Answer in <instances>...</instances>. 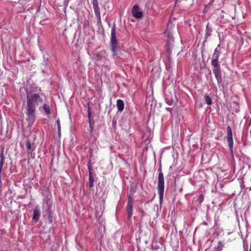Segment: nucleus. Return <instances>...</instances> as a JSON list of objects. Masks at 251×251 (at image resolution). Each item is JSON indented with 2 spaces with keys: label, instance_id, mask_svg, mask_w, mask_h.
<instances>
[{
  "label": "nucleus",
  "instance_id": "f257e3e1",
  "mask_svg": "<svg viewBox=\"0 0 251 251\" xmlns=\"http://www.w3.org/2000/svg\"><path fill=\"white\" fill-rule=\"evenodd\" d=\"M35 86L34 85L26 86L25 88L27 99L26 112L28 124L32 125L35 121L36 106L43 104V99L37 94L34 93Z\"/></svg>",
  "mask_w": 251,
  "mask_h": 251
},
{
  "label": "nucleus",
  "instance_id": "f03ea898",
  "mask_svg": "<svg viewBox=\"0 0 251 251\" xmlns=\"http://www.w3.org/2000/svg\"><path fill=\"white\" fill-rule=\"evenodd\" d=\"M221 53V48L218 45L215 49L214 53L212 55V59L211 61V65L213 66V73L217 79L218 82H221L222 81L221 71L220 66L218 63V58Z\"/></svg>",
  "mask_w": 251,
  "mask_h": 251
},
{
  "label": "nucleus",
  "instance_id": "7ed1b4c3",
  "mask_svg": "<svg viewBox=\"0 0 251 251\" xmlns=\"http://www.w3.org/2000/svg\"><path fill=\"white\" fill-rule=\"evenodd\" d=\"M158 176L157 178V191L158 192L159 201L160 203L163 201L164 192L165 188L164 175L162 171L161 166H160L158 169Z\"/></svg>",
  "mask_w": 251,
  "mask_h": 251
},
{
  "label": "nucleus",
  "instance_id": "20e7f679",
  "mask_svg": "<svg viewBox=\"0 0 251 251\" xmlns=\"http://www.w3.org/2000/svg\"><path fill=\"white\" fill-rule=\"evenodd\" d=\"M227 135L226 140L228 143V146L229 151L231 153H233V141L231 128L230 126H227L226 128Z\"/></svg>",
  "mask_w": 251,
  "mask_h": 251
},
{
  "label": "nucleus",
  "instance_id": "39448f33",
  "mask_svg": "<svg viewBox=\"0 0 251 251\" xmlns=\"http://www.w3.org/2000/svg\"><path fill=\"white\" fill-rule=\"evenodd\" d=\"M132 14L133 16L136 19H140L143 16V13L140 11L139 7L138 5H134L132 10Z\"/></svg>",
  "mask_w": 251,
  "mask_h": 251
},
{
  "label": "nucleus",
  "instance_id": "423d86ee",
  "mask_svg": "<svg viewBox=\"0 0 251 251\" xmlns=\"http://www.w3.org/2000/svg\"><path fill=\"white\" fill-rule=\"evenodd\" d=\"M111 50L113 53V55L115 56L117 54V52L119 48V44L118 41H110Z\"/></svg>",
  "mask_w": 251,
  "mask_h": 251
},
{
  "label": "nucleus",
  "instance_id": "0eeeda50",
  "mask_svg": "<svg viewBox=\"0 0 251 251\" xmlns=\"http://www.w3.org/2000/svg\"><path fill=\"white\" fill-rule=\"evenodd\" d=\"M93 9L96 16L98 24H101V16L100 8L98 5L93 6Z\"/></svg>",
  "mask_w": 251,
  "mask_h": 251
},
{
  "label": "nucleus",
  "instance_id": "6e6552de",
  "mask_svg": "<svg viewBox=\"0 0 251 251\" xmlns=\"http://www.w3.org/2000/svg\"><path fill=\"white\" fill-rule=\"evenodd\" d=\"M40 216V210L38 207H36L33 210L32 220L37 222L39 219Z\"/></svg>",
  "mask_w": 251,
  "mask_h": 251
},
{
  "label": "nucleus",
  "instance_id": "1a4fd4ad",
  "mask_svg": "<svg viewBox=\"0 0 251 251\" xmlns=\"http://www.w3.org/2000/svg\"><path fill=\"white\" fill-rule=\"evenodd\" d=\"M116 106L118 111L120 112H122L124 109V103L123 100L119 99L116 101Z\"/></svg>",
  "mask_w": 251,
  "mask_h": 251
},
{
  "label": "nucleus",
  "instance_id": "9d476101",
  "mask_svg": "<svg viewBox=\"0 0 251 251\" xmlns=\"http://www.w3.org/2000/svg\"><path fill=\"white\" fill-rule=\"evenodd\" d=\"M127 218L129 220L133 215V204H127Z\"/></svg>",
  "mask_w": 251,
  "mask_h": 251
},
{
  "label": "nucleus",
  "instance_id": "9b49d317",
  "mask_svg": "<svg viewBox=\"0 0 251 251\" xmlns=\"http://www.w3.org/2000/svg\"><path fill=\"white\" fill-rule=\"evenodd\" d=\"M117 41L115 25H113L111 28L110 41Z\"/></svg>",
  "mask_w": 251,
  "mask_h": 251
},
{
  "label": "nucleus",
  "instance_id": "f8f14e48",
  "mask_svg": "<svg viewBox=\"0 0 251 251\" xmlns=\"http://www.w3.org/2000/svg\"><path fill=\"white\" fill-rule=\"evenodd\" d=\"M94 179L93 173H89V186L90 188H92L94 186Z\"/></svg>",
  "mask_w": 251,
  "mask_h": 251
},
{
  "label": "nucleus",
  "instance_id": "ddd939ff",
  "mask_svg": "<svg viewBox=\"0 0 251 251\" xmlns=\"http://www.w3.org/2000/svg\"><path fill=\"white\" fill-rule=\"evenodd\" d=\"M205 101L207 104L208 105H210L212 104V100L211 98L207 95H205Z\"/></svg>",
  "mask_w": 251,
  "mask_h": 251
},
{
  "label": "nucleus",
  "instance_id": "4468645a",
  "mask_svg": "<svg viewBox=\"0 0 251 251\" xmlns=\"http://www.w3.org/2000/svg\"><path fill=\"white\" fill-rule=\"evenodd\" d=\"M43 109L46 114H50V107L49 105L44 104L43 105Z\"/></svg>",
  "mask_w": 251,
  "mask_h": 251
},
{
  "label": "nucleus",
  "instance_id": "2eb2a0df",
  "mask_svg": "<svg viewBox=\"0 0 251 251\" xmlns=\"http://www.w3.org/2000/svg\"><path fill=\"white\" fill-rule=\"evenodd\" d=\"M89 126L90 128V132L92 133L94 129V122L93 121V120L89 121Z\"/></svg>",
  "mask_w": 251,
  "mask_h": 251
},
{
  "label": "nucleus",
  "instance_id": "dca6fc26",
  "mask_svg": "<svg viewBox=\"0 0 251 251\" xmlns=\"http://www.w3.org/2000/svg\"><path fill=\"white\" fill-rule=\"evenodd\" d=\"M26 147L27 149V152L28 153H29L30 150L31 149V144L30 143V142L29 140L27 141V142L26 143Z\"/></svg>",
  "mask_w": 251,
  "mask_h": 251
},
{
  "label": "nucleus",
  "instance_id": "f3484780",
  "mask_svg": "<svg viewBox=\"0 0 251 251\" xmlns=\"http://www.w3.org/2000/svg\"><path fill=\"white\" fill-rule=\"evenodd\" d=\"M127 197H128V200H127V204H133V198H132V197L130 195H128Z\"/></svg>",
  "mask_w": 251,
  "mask_h": 251
},
{
  "label": "nucleus",
  "instance_id": "a211bd4d",
  "mask_svg": "<svg viewBox=\"0 0 251 251\" xmlns=\"http://www.w3.org/2000/svg\"><path fill=\"white\" fill-rule=\"evenodd\" d=\"M56 124L57 125L58 134L60 135V133H61V126H60V120L59 119H57V120L56 121Z\"/></svg>",
  "mask_w": 251,
  "mask_h": 251
},
{
  "label": "nucleus",
  "instance_id": "6ab92c4d",
  "mask_svg": "<svg viewBox=\"0 0 251 251\" xmlns=\"http://www.w3.org/2000/svg\"><path fill=\"white\" fill-rule=\"evenodd\" d=\"M88 170H89V174L92 173V166H91V160L90 159L88 162Z\"/></svg>",
  "mask_w": 251,
  "mask_h": 251
},
{
  "label": "nucleus",
  "instance_id": "aec40b11",
  "mask_svg": "<svg viewBox=\"0 0 251 251\" xmlns=\"http://www.w3.org/2000/svg\"><path fill=\"white\" fill-rule=\"evenodd\" d=\"M88 116L89 121L92 120V118L91 116V108H90L89 106L88 107Z\"/></svg>",
  "mask_w": 251,
  "mask_h": 251
},
{
  "label": "nucleus",
  "instance_id": "412c9836",
  "mask_svg": "<svg viewBox=\"0 0 251 251\" xmlns=\"http://www.w3.org/2000/svg\"><path fill=\"white\" fill-rule=\"evenodd\" d=\"M93 6L94 5H98V0H92Z\"/></svg>",
  "mask_w": 251,
  "mask_h": 251
},
{
  "label": "nucleus",
  "instance_id": "4be33fe9",
  "mask_svg": "<svg viewBox=\"0 0 251 251\" xmlns=\"http://www.w3.org/2000/svg\"><path fill=\"white\" fill-rule=\"evenodd\" d=\"M96 56L98 58L99 60L101 59V56L99 53L96 54Z\"/></svg>",
  "mask_w": 251,
  "mask_h": 251
},
{
  "label": "nucleus",
  "instance_id": "5701e85b",
  "mask_svg": "<svg viewBox=\"0 0 251 251\" xmlns=\"http://www.w3.org/2000/svg\"><path fill=\"white\" fill-rule=\"evenodd\" d=\"M249 251H251V246H250V249Z\"/></svg>",
  "mask_w": 251,
  "mask_h": 251
},
{
  "label": "nucleus",
  "instance_id": "b1692460",
  "mask_svg": "<svg viewBox=\"0 0 251 251\" xmlns=\"http://www.w3.org/2000/svg\"><path fill=\"white\" fill-rule=\"evenodd\" d=\"M178 0H176V1H177Z\"/></svg>",
  "mask_w": 251,
  "mask_h": 251
}]
</instances>
